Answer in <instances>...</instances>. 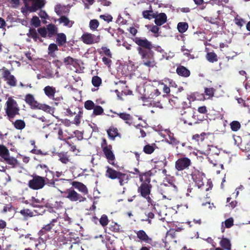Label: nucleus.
Returning a JSON list of instances; mask_svg holds the SVG:
<instances>
[{"label":"nucleus","instance_id":"79ce46f5","mask_svg":"<svg viewBox=\"0 0 250 250\" xmlns=\"http://www.w3.org/2000/svg\"><path fill=\"white\" fill-rule=\"evenodd\" d=\"M39 34L43 38L48 37L46 28L45 27H41L38 29Z\"/></svg>","mask_w":250,"mask_h":250},{"label":"nucleus","instance_id":"de8ad7c7","mask_svg":"<svg viewBox=\"0 0 250 250\" xmlns=\"http://www.w3.org/2000/svg\"><path fill=\"white\" fill-rule=\"evenodd\" d=\"M103 112L104 109L100 106H95L93 108V113L96 115H101L103 113Z\"/></svg>","mask_w":250,"mask_h":250},{"label":"nucleus","instance_id":"ddd939ff","mask_svg":"<svg viewBox=\"0 0 250 250\" xmlns=\"http://www.w3.org/2000/svg\"><path fill=\"white\" fill-rule=\"evenodd\" d=\"M153 18L155 19V23L158 26H161L167 21V17L164 13L155 14Z\"/></svg>","mask_w":250,"mask_h":250},{"label":"nucleus","instance_id":"bf43d9fd","mask_svg":"<svg viewBox=\"0 0 250 250\" xmlns=\"http://www.w3.org/2000/svg\"><path fill=\"white\" fill-rule=\"evenodd\" d=\"M110 229L115 232H118L120 230V226L117 223L110 226Z\"/></svg>","mask_w":250,"mask_h":250},{"label":"nucleus","instance_id":"f03ea898","mask_svg":"<svg viewBox=\"0 0 250 250\" xmlns=\"http://www.w3.org/2000/svg\"><path fill=\"white\" fill-rule=\"evenodd\" d=\"M5 110L10 120L19 114V108L18 104L16 101L11 97H9L6 101Z\"/></svg>","mask_w":250,"mask_h":250},{"label":"nucleus","instance_id":"09e8293b","mask_svg":"<svg viewBox=\"0 0 250 250\" xmlns=\"http://www.w3.org/2000/svg\"><path fill=\"white\" fill-rule=\"evenodd\" d=\"M215 89L213 88H206L205 89V93L206 95L212 97L213 96Z\"/></svg>","mask_w":250,"mask_h":250},{"label":"nucleus","instance_id":"052dcab7","mask_svg":"<svg viewBox=\"0 0 250 250\" xmlns=\"http://www.w3.org/2000/svg\"><path fill=\"white\" fill-rule=\"evenodd\" d=\"M192 139L196 140V141H202L204 140L203 136L202 134H195L193 136Z\"/></svg>","mask_w":250,"mask_h":250},{"label":"nucleus","instance_id":"aec40b11","mask_svg":"<svg viewBox=\"0 0 250 250\" xmlns=\"http://www.w3.org/2000/svg\"><path fill=\"white\" fill-rule=\"evenodd\" d=\"M106 168V176L112 179H116L120 172H118L109 167H107Z\"/></svg>","mask_w":250,"mask_h":250},{"label":"nucleus","instance_id":"9b49d317","mask_svg":"<svg viewBox=\"0 0 250 250\" xmlns=\"http://www.w3.org/2000/svg\"><path fill=\"white\" fill-rule=\"evenodd\" d=\"M135 42L141 48H145L146 50H151L152 48L151 43L146 39L135 38L134 39Z\"/></svg>","mask_w":250,"mask_h":250},{"label":"nucleus","instance_id":"338daca9","mask_svg":"<svg viewBox=\"0 0 250 250\" xmlns=\"http://www.w3.org/2000/svg\"><path fill=\"white\" fill-rule=\"evenodd\" d=\"M6 223L2 220H0V229L4 228L6 227Z\"/></svg>","mask_w":250,"mask_h":250},{"label":"nucleus","instance_id":"423d86ee","mask_svg":"<svg viewBox=\"0 0 250 250\" xmlns=\"http://www.w3.org/2000/svg\"><path fill=\"white\" fill-rule=\"evenodd\" d=\"M191 175L192 179L198 188H201L204 185V180H205V176L202 172L194 168L191 172Z\"/></svg>","mask_w":250,"mask_h":250},{"label":"nucleus","instance_id":"37998d69","mask_svg":"<svg viewBox=\"0 0 250 250\" xmlns=\"http://www.w3.org/2000/svg\"><path fill=\"white\" fill-rule=\"evenodd\" d=\"M31 24L35 27H39L40 25L41 21L39 18L37 16H34L31 19Z\"/></svg>","mask_w":250,"mask_h":250},{"label":"nucleus","instance_id":"c756f323","mask_svg":"<svg viewBox=\"0 0 250 250\" xmlns=\"http://www.w3.org/2000/svg\"><path fill=\"white\" fill-rule=\"evenodd\" d=\"M63 62L65 65H74L77 63V60L73 58L68 56L63 59Z\"/></svg>","mask_w":250,"mask_h":250},{"label":"nucleus","instance_id":"e2e57ef3","mask_svg":"<svg viewBox=\"0 0 250 250\" xmlns=\"http://www.w3.org/2000/svg\"><path fill=\"white\" fill-rule=\"evenodd\" d=\"M39 15L40 16V17L42 18V19H45L47 18V17H48L47 14L44 11H41L40 12L39 14Z\"/></svg>","mask_w":250,"mask_h":250},{"label":"nucleus","instance_id":"69168bd1","mask_svg":"<svg viewBox=\"0 0 250 250\" xmlns=\"http://www.w3.org/2000/svg\"><path fill=\"white\" fill-rule=\"evenodd\" d=\"M198 111L199 112L201 113H205L207 112V109L206 106H201L199 107L198 109Z\"/></svg>","mask_w":250,"mask_h":250},{"label":"nucleus","instance_id":"7ed1b4c3","mask_svg":"<svg viewBox=\"0 0 250 250\" xmlns=\"http://www.w3.org/2000/svg\"><path fill=\"white\" fill-rule=\"evenodd\" d=\"M63 194V196L68 199L71 202H83L86 200V198L81 194L77 193L72 188L67 189L65 191H61Z\"/></svg>","mask_w":250,"mask_h":250},{"label":"nucleus","instance_id":"6e6552de","mask_svg":"<svg viewBox=\"0 0 250 250\" xmlns=\"http://www.w3.org/2000/svg\"><path fill=\"white\" fill-rule=\"evenodd\" d=\"M26 5H30V11L35 12L38 9L42 8L45 4V0H24Z\"/></svg>","mask_w":250,"mask_h":250},{"label":"nucleus","instance_id":"72a5a7b5","mask_svg":"<svg viewBox=\"0 0 250 250\" xmlns=\"http://www.w3.org/2000/svg\"><path fill=\"white\" fill-rule=\"evenodd\" d=\"M118 115L123 120L125 121V123L130 125V123L128 122L131 119V116L129 114L125 113H117Z\"/></svg>","mask_w":250,"mask_h":250},{"label":"nucleus","instance_id":"c9c22d12","mask_svg":"<svg viewBox=\"0 0 250 250\" xmlns=\"http://www.w3.org/2000/svg\"><path fill=\"white\" fill-rule=\"evenodd\" d=\"M55 221V220H53L52 222L46 225L44 227H43L40 230V233L43 234L46 231L50 230L54 226L53 222Z\"/></svg>","mask_w":250,"mask_h":250},{"label":"nucleus","instance_id":"6ab92c4d","mask_svg":"<svg viewBox=\"0 0 250 250\" xmlns=\"http://www.w3.org/2000/svg\"><path fill=\"white\" fill-rule=\"evenodd\" d=\"M58 21L60 23L63 24L64 26L71 27L74 23L72 21H70L68 18L64 16H61Z\"/></svg>","mask_w":250,"mask_h":250},{"label":"nucleus","instance_id":"3c124183","mask_svg":"<svg viewBox=\"0 0 250 250\" xmlns=\"http://www.w3.org/2000/svg\"><path fill=\"white\" fill-rule=\"evenodd\" d=\"M8 152V149L5 146L0 145V156L2 157Z\"/></svg>","mask_w":250,"mask_h":250},{"label":"nucleus","instance_id":"39448f33","mask_svg":"<svg viewBox=\"0 0 250 250\" xmlns=\"http://www.w3.org/2000/svg\"><path fill=\"white\" fill-rule=\"evenodd\" d=\"M81 40L84 44L91 45L99 42L101 37L99 35H96L88 32H85L81 36Z\"/></svg>","mask_w":250,"mask_h":250},{"label":"nucleus","instance_id":"4d7b16f0","mask_svg":"<svg viewBox=\"0 0 250 250\" xmlns=\"http://www.w3.org/2000/svg\"><path fill=\"white\" fill-rule=\"evenodd\" d=\"M102 61L103 62L104 64L108 66V67L110 66L111 63V60L109 58L104 57L102 58Z\"/></svg>","mask_w":250,"mask_h":250},{"label":"nucleus","instance_id":"4be33fe9","mask_svg":"<svg viewBox=\"0 0 250 250\" xmlns=\"http://www.w3.org/2000/svg\"><path fill=\"white\" fill-rule=\"evenodd\" d=\"M58 50V48L56 44L51 43L49 44L48 48V54L50 57L55 58L56 57V55L55 52Z\"/></svg>","mask_w":250,"mask_h":250},{"label":"nucleus","instance_id":"c03bdc74","mask_svg":"<svg viewBox=\"0 0 250 250\" xmlns=\"http://www.w3.org/2000/svg\"><path fill=\"white\" fill-rule=\"evenodd\" d=\"M100 223L103 227L106 226L108 223V219L106 215H103L100 219Z\"/></svg>","mask_w":250,"mask_h":250},{"label":"nucleus","instance_id":"393cba45","mask_svg":"<svg viewBox=\"0 0 250 250\" xmlns=\"http://www.w3.org/2000/svg\"><path fill=\"white\" fill-rule=\"evenodd\" d=\"M59 160L63 164H67L69 162V156L68 155L67 153H59L57 154Z\"/></svg>","mask_w":250,"mask_h":250},{"label":"nucleus","instance_id":"bb28decb","mask_svg":"<svg viewBox=\"0 0 250 250\" xmlns=\"http://www.w3.org/2000/svg\"><path fill=\"white\" fill-rule=\"evenodd\" d=\"M107 132L109 137L112 140H114L118 135V129L116 128L110 127Z\"/></svg>","mask_w":250,"mask_h":250},{"label":"nucleus","instance_id":"7c9ffc66","mask_svg":"<svg viewBox=\"0 0 250 250\" xmlns=\"http://www.w3.org/2000/svg\"><path fill=\"white\" fill-rule=\"evenodd\" d=\"M188 24L186 22H179L177 25V28L180 33L186 32L188 28Z\"/></svg>","mask_w":250,"mask_h":250},{"label":"nucleus","instance_id":"9d476101","mask_svg":"<svg viewBox=\"0 0 250 250\" xmlns=\"http://www.w3.org/2000/svg\"><path fill=\"white\" fill-rule=\"evenodd\" d=\"M102 148L104 153L105 155L106 158L107 159L108 163L113 166H115L114 160L115 157L112 150V146L111 145L104 146L103 144Z\"/></svg>","mask_w":250,"mask_h":250},{"label":"nucleus","instance_id":"0eeeda50","mask_svg":"<svg viewBox=\"0 0 250 250\" xmlns=\"http://www.w3.org/2000/svg\"><path fill=\"white\" fill-rule=\"evenodd\" d=\"M45 184L44 179L43 177L36 176L30 180L28 182V186L30 188L33 189H39L42 188Z\"/></svg>","mask_w":250,"mask_h":250},{"label":"nucleus","instance_id":"20e7f679","mask_svg":"<svg viewBox=\"0 0 250 250\" xmlns=\"http://www.w3.org/2000/svg\"><path fill=\"white\" fill-rule=\"evenodd\" d=\"M151 188V185L150 184V180L147 179L141 185L138 189L141 196L146 198L149 203H151V198L149 197Z\"/></svg>","mask_w":250,"mask_h":250},{"label":"nucleus","instance_id":"8fccbe9b","mask_svg":"<svg viewBox=\"0 0 250 250\" xmlns=\"http://www.w3.org/2000/svg\"><path fill=\"white\" fill-rule=\"evenodd\" d=\"M160 94V92L157 89L153 88L152 89L151 93L148 96L150 99H153L154 97L158 96Z\"/></svg>","mask_w":250,"mask_h":250},{"label":"nucleus","instance_id":"774afa93","mask_svg":"<svg viewBox=\"0 0 250 250\" xmlns=\"http://www.w3.org/2000/svg\"><path fill=\"white\" fill-rule=\"evenodd\" d=\"M163 91L165 93L168 94L170 92V88L166 85H164Z\"/></svg>","mask_w":250,"mask_h":250},{"label":"nucleus","instance_id":"58836bf2","mask_svg":"<svg viewBox=\"0 0 250 250\" xmlns=\"http://www.w3.org/2000/svg\"><path fill=\"white\" fill-rule=\"evenodd\" d=\"M167 142L172 145H177L179 144V141L174 137L173 135H169L168 138L167 139Z\"/></svg>","mask_w":250,"mask_h":250},{"label":"nucleus","instance_id":"473e14b6","mask_svg":"<svg viewBox=\"0 0 250 250\" xmlns=\"http://www.w3.org/2000/svg\"><path fill=\"white\" fill-rule=\"evenodd\" d=\"M27 36L29 37L33 38L35 41H37L38 39H40L38 33L37 32L35 29H30L29 33H27Z\"/></svg>","mask_w":250,"mask_h":250},{"label":"nucleus","instance_id":"13d9d810","mask_svg":"<svg viewBox=\"0 0 250 250\" xmlns=\"http://www.w3.org/2000/svg\"><path fill=\"white\" fill-rule=\"evenodd\" d=\"M102 49L104 52L105 55H106L109 58H111L112 54L110 52L109 49L107 48L106 47H103L102 48Z\"/></svg>","mask_w":250,"mask_h":250},{"label":"nucleus","instance_id":"cd10ccee","mask_svg":"<svg viewBox=\"0 0 250 250\" xmlns=\"http://www.w3.org/2000/svg\"><path fill=\"white\" fill-rule=\"evenodd\" d=\"M56 40L59 45H62L66 42V36L63 33L58 34Z\"/></svg>","mask_w":250,"mask_h":250},{"label":"nucleus","instance_id":"4c0bfd02","mask_svg":"<svg viewBox=\"0 0 250 250\" xmlns=\"http://www.w3.org/2000/svg\"><path fill=\"white\" fill-rule=\"evenodd\" d=\"M92 83L94 86L98 87L102 83V80L98 76H94L92 79Z\"/></svg>","mask_w":250,"mask_h":250},{"label":"nucleus","instance_id":"a878e982","mask_svg":"<svg viewBox=\"0 0 250 250\" xmlns=\"http://www.w3.org/2000/svg\"><path fill=\"white\" fill-rule=\"evenodd\" d=\"M220 245L225 249L227 250H231V244L230 241L227 238H223L220 242Z\"/></svg>","mask_w":250,"mask_h":250},{"label":"nucleus","instance_id":"a19ab883","mask_svg":"<svg viewBox=\"0 0 250 250\" xmlns=\"http://www.w3.org/2000/svg\"><path fill=\"white\" fill-rule=\"evenodd\" d=\"M154 15L155 14L151 10L145 11L143 12V15L146 19H151L153 18V16H154Z\"/></svg>","mask_w":250,"mask_h":250},{"label":"nucleus","instance_id":"f704fd0d","mask_svg":"<svg viewBox=\"0 0 250 250\" xmlns=\"http://www.w3.org/2000/svg\"><path fill=\"white\" fill-rule=\"evenodd\" d=\"M230 128L231 130L233 131H238L241 125L239 122L238 121H233L230 124Z\"/></svg>","mask_w":250,"mask_h":250},{"label":"nucleus","instance_id":"603ef678","mask_svg":"<svg viewBox=\"0 0 250 250\" xmlns=\"http://www.w3.org/2000/svg\"><path fill=\"white\" fill-rule=\"evenodd\" d=\"M146 26L150 31L154 33H157L159 29V27L156 25H146Z\"/></svg>","mask_w":250,"mask_h":250},{"label":"nucleus","instance_id":"2eb2a0df","mask_svg":"<svg viewBox=\"0 0 250 250\" xmlns=\"http://www.w3.org/2000/svg\"><path fill=\"white\" fill-rule=\"evenodd\" d=\"M72 185L83 195L88 193V189L86 187L83 183L75 181L72 183Z\"/></svg>","mask_w":250,"mask_h":250},{"label":"nucleus","instance_id":"0e129e2a","mask_svg":"<svg viewBox=\"0 0 250 250\" xmlns=\"http://www.w3.org/2000/svg\"><path fill=\"white\" fill-rule=\"evenodd\" d=\"M74 123L76 125H79L80 123V115H76L74 119Z\"/></svg>","mask_w":250,"mask_h":250},{"label":"nucleus","instance_id":"6e6d98bb","mask_svg":"<svg viewBox=\"0 0 250 250\" xmlns=\"http://www.w3.org/2000/svg\"><path fill=\"white\" fill-rule=\"evenodd\" d=\"M233 220L232 218H229L225 221L226 228H229L233 225Z\"/></svg>","mask_w":250,"mask_h":250},{"label":"nucleus","instance_id":"c85d7f7f","mask_svg":"<svg viewBox=\"0 0 250 250\" xmlns=\"http://www.w3.org/2000/svg\"><path fill=\"white\" fill-rule=\"evenodd\" d=\"M14 125L16 129L19 130H22L25 127V123L23 120H17L14 123Z\"/></svg>","mask_w":250,"mask_h":250},{"label":"nucleus","instance_id":"ea45409f","mask_svg":"<svg viewBox=\"0 0 250 250\" xmlns=\"http://www.w3.org/2000/svg\"><path fill=\"white\" fill-rule=\"evenodd\" d=\"M99 23L97 20H92L90 21L89 27L92 30H95L99 26Z\"/></svg>","mask_w":250,"mask_h":250},{"label":"nucleus","instance_id":"2f4dec72","mask_svg":"<svg viewBox=\"0 0 250 250\" xmlns=\"http://www.w3.org/2000/svg\"><path fill=\"white\" fill-rule=\"evenodd\" d=\"M207 59L210 62L217 61V57L214 52L208 53L206 56Z\"/></svg>","mask_w":250,"mask_h":250},{"label":"nucleus","instance_id":"5fc2aeb1","mask_svg":"<svg viewBox=\"0 0 250 250\" xmlns=\"http://www.w3.org/2000/svg\"><path fill=\"white\" fill-rule=\"evenodd\" d=\"M100 18L103 20H104V21H106L108 22L109 21H111L112 19V17L111 16L109 15H102L100 16Z\"/></svg>","mask_w":250,"mask_h":250},{"label":"nucleus","instance_id":"4468645a","mask_svg":"<svg viewBox=\"0 0 250 250\" xmlns=\"http://www.w3.org/2000/svg\"><path fill=\"white\" fill-rule=\"evenodd\" d=\"M25 100L32 109H36L39 103L35 100L33 95L30 94L26 95Z\"/></svg>","mask_w":250,"mask_h":250},{"label":"nucleus","instance_id":"f257e3e1","mask_svg":"<svg viewBox=\"0 0 250 250\" xmlns=\"http://www.w3.org/2000/svg\"><path fill=\"white\" fill-rule=\"evenodd\" d=\"M137 50L141 57L143 64L148 68L156 67V62L155 60L154 53L151 50H146L145 49L138 47Z\"/></svg>","mask_w":250,"mask_h":250},{"label":"nucleus","instance_id":"a18cd8bd","mask_svg":"<svg viewBox=\"0 0 250 250\" xmlns=\"http://www.w3.org/2000/svg\"><path fill=\"white\" fill-rule=\"evenodd\" d=\"M84 107L88 110H91L95 107V104L92 101L88 100L85 102Z\"/></svg>","mask_w":250,"mask_h":250},{"label":"nucleus","instance_id":"412c9836","mask_svg":"<svg viewBox=\"0 0 250 250\" xmlns=\"http://www.w3.org/2000/svg\"><path fill=\"white\" fill-rule=\"evenodd\" d=\"M176 72L179 75L186 77L189 76L190 75L189 71L183 66L178 67L176 69Z\"/></svg>","mask_w":250,"mask_h":250},{"label":"nucleus","instance_id":"dca6fc26","mask_svg":"<svg viewBox=\"0 0 250 250\" xmlns=\"http://www.w3.org/2000/svg\"><path fill=\"white\" fill-rule=\"evenodd\" d=\"M136 234L139 239L145 242L150 243L152 241V239L149 237L145 231L143 230L138 231Z\"/></svg>","mask_w":250,"mask_h":250},{"label":"nucleus","instance_id":"864d4df0","mask_svg":"<svg viewBox=\"0 0 250 250\" xmlns=\"http://www.w3.org/2000/svg\"><path fill=\"white\" fill-rule=\"evenodd\" d=\"M20 213L24 216H32L33 213L28 209L21 210Z\"/></svg>","mask_w":250,"mask_h":250},{"label":"nucleus","instance_id":"a211bd4d","mask_svg":"<svg viewBox=\"0 0 250 250\" xmlns=\"http://www.w3.org/2000/svg\"><path fill=\"white\" fill-rule=\"evenodd\" d=\"M46 28L49 38H51L57 34L58 28L55 25L50 24L47 25Z\"/></svg>","mask_w":250,"mask_h":250},{"label":"nucleus","instance_id":"680f3d73","mask_svg":"<svg viewBox=\"0 0 250 250\" xmlns=\"http://www.w3.org/2000/svg\"><path fill=\"white\" fill-rule=\"evenodd\" d=\"M234 21H235V24H237V25H238L240 27L243 26V23L244 22L243 20L239 19L238 18H235Z\"/></svg>","mask_w":250,"mask_h":250},{"label":"nucleus","instance_id":"e433bc0d","mask_svg":"<svg viewBox=\"0 0 250 250\" xmlns=\"http://www.w3.org/2000/svg\"><path fill=\"white\" fill-rule=\"evenodd\" d=\"M36 109H42L46 112H50L51 107L45 104L38 103Z\"/></svg>","mask_w":250,"mask_h":250},{"label":"nucleus","instance_id":"f3484780","mask_svg":"<svg viewBox=\"0 0 250 250\" xmlns=\"http://www.w3.org/2000/svg\"><path fill=\"white\" fill-rule=\"evenodd\" d=\"M45 95L50 99H54L56 88L52 86H46L43 89Z\"/></svg>","mask_w":250,"mask_h":250},{"label":"nucleus","instance_id":"f8f14e48","mask_svg":"<svg viewBox=\"0 0 250 250\" xmlns=\"http://www.w3.org/2000/svg\"><path fill=\"white\" fill-rule=\"evenodd\" d=\"M3 77L7 81V83L11 86H14L16 84V80L15 77L11 75L10 71L5 69L3 73Z\"/></svg>","mask_w":250,"mask_h":250},{"label":"nucleus","instance_id":"5701e85b","mask_svg":"<svg viewBox=\"0 0 250 250\" xmlns=\"http://www.w3.org/2000/svg\"><path fill=\"white\" fill-rule=\"evenodd\" d=\"M117 179H118L119 180V183L120 185L121 186H123L124 184L127 183L128 180L129 179V176L128 175L126 174L119 172L117 177Z\"/></svg>","mask_w":250,"mask_h":250},{"label":"nucleus","instance_id":"b1692460","mask_svg":"<svg viewBox=\"0 0 250 250\" xmlns=\"http://www.w3.org/2000/svg\"><path fill=\"white\" fill-rule=\"evenodd\" d=\"M2 158L8 164L10 165H15L17 162L15 158L10 157L9 151L7 153L4 154Z\"/></svg>","mask_w":250,"mask_h":250},{"label":"nucleus","instance_id":"1a4fd4ad","mask_svg":"<svg viewBox=\"0 0 250 250\" xmlns=\"http://www.w3.org/2000/svg\"><path fill=\"white\" fill-rule=\"evenodd\" d=\"M191 161L187 157L178 159L175 162V168L178 171H182L187 169L191 165Z\"/></svg>","mask_w":250,"mask_h":250},{"label":"nucleus","instance_id":"49530a36","mask_svg":"<svg viewBox=\"0 0 250 250\" xmlns=\"http://www.w3.org/2000/svg\"><path fill=\"white\" fill-rule=\"evenodd\" d=\"M154 150V148L152 146L147 145L144 146V151L147 154H151Z\"/></svg>","mask_w":250,"mask_h":250}]
</instances>
